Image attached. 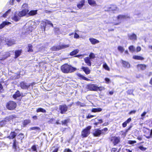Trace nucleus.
<instances>
[{
  "label": "nucleus",
  "instance_id": "8",
  "mask_svg": "<svg viewBox=\"0 0 152 152\" xmlns=\"http://www.w3.org/2000/svg\"><path fill=\"white\" fill-rule=\"evenodd\" d=\"M21 17L19 15V13L17 14L15 13V14L14 16H10L9 17V18H11L12 20H14L15 21H18L20 18Z\"/></svg>",
  "mask_w": 152,
  "mask_h": 152
},
{
  "label": "nucleus",
  "instance_id": "45",
  "mask_svg": "<svg viewBox=\"0 0 152 152\" xmlns=\"http://www.w3.org/2000/svg\"><path fill=\"white\" fill-rule=\"evenodd\" d=\"M30 129L31 130H39L40 129L38 127H31V128Z\"/></svg>",
  "mask_w": 152,
  "mask_h": 152
},
{
  "label": "nucleus",
  "instance_id": "58",
  "mask_svg": "<svg viewBox=\"0 0 152 152\" xmlns=\"http://www.w3.org/2000/svg\"><path fill=\"white\" fill-rule=\"evenodd\" d=\"M127 123L125 121L122 124L123 126L124 127H126V126L127 125Z\"/></svg>",
  "mask_w": 152,
  "mask_h": 152
},
{
  "label": "nucleus",
  "instance_id": "24",
  "mask_svg": "<svg viewBox=\"0 0 152 152\" xmlns=\"http://www.w3.org/2000/svg\"><path fill=\"white\" fill-rule=\"evenodd\" d=\"M77 76L80 77V78L86 80L87 81L90 80L89 79H88L86 77L83 76V75H81L80 74L78 73L77 74Z\"/></svg>",
  "mask_w": 152,
  "mask_h": 152
},
{
  "label": "nucleus",
  "instance_id": "20",
  "mask_svg": "<svg viewBox=\"0 0 152 152\" xmlns=\"http://www.w3.org/2000/svg\"><path fill=\"white\" fill-rule=\"evenodd\" d=\"M17 135L16 133L14 132H12L8 137L10 139H13Z\"/></svg>",
  "mask_w": 152,
  "mask_h": 152
},
{
  "label": "nucleus",
  "instance_id": "6",
  "mask_svg": "<svg viewBox=\"0 0 152 152\" xmlns=\"http://www.w3.org/2000/svg\"><path fill=\"white\" fill-rule=\"evenodd\" d=\"M67 107L64 104L59 106V109L61 111L60 113L61 114L65 113L67 110Z\"/></svg>",
  "mask_w": 152,
  "mask_h": 152
},
{
  "label": "nucleus",
  "instance_id": "64",
  "mask_svg": "<svg viewBox=\"0 0 152 152\" xmlns=\"http://www.w3.org/2000/svg\"><path fill=\"white\" fill-rule=\"evenodd\" d=\"M107 130H108V129L107 128H105L104 129H102V132L103 131L106 132V131H107Z\"/></svg>",
  "mask_w": 152,
  "mask_h": 152
},
{
  "label": "nucleus",
  "instance_id": "40",
  "mask_svg": "<svg viewBox=\"0 0 152 152\" xmlns=\"http://www.w3.org/2000/svg\"><path fill=\"white\" fill-rule=\"evenodd\" d=\"M88 57H90L91 59L92 58L93 59L95 58V55L94 53H90L89 56H88Z\"/></svg>",
  "mask_w": 152,
  "mask_h": 152
},
{
  "label": "nucleus",
  "instance_id": "51",
  "mask_svg": "<svg viewBox=\"0 0 152 152\" xmlns=\"http://www.w3.org/2000/svg\"><path fill=\"white\" fill-rule=\"evenodd\" d=\"M105 80L107 83H109L110 82V80L107 78H106L105 79Z\"/></svg>",
  "mask_w": 152,
  "mask_h": 152
},
{
  "label": "nucleus",
  "instance_id": "11",
  "mask_svg": "<svg viewBox=\"0 0 152 152\" xmlns=\"http://www.w3.org/2000/svg\"><path fill=\"white\" fill-rule=\"evenodd\" d=\"M103 133L102 131L99 129H97L95 130L94 132L93 133V135L95 137H99L100 134Z\"/></svg>",
  "mask_w": 152,
  "mask_h": 152
},
{
  "label": "nucleus",
  "instance_id": "54",
  "mask_svg": "<svg viewBox=\"0 0 152 152\" xmlns=\"http://www.w3.org/2000/svg\"><path fill=\"white\" fill-rule=\"evenodd\" d=\"M131 121V118H128L125 122L127 124L130 122Z\"/></svg>",
  "mask_w": 152,
  "mask_h": 152
},
{
  "label": "nucleus",
  "instance_id": "25",
  "mask_svg": "<svg viewBox=\"0 0 152 152\" xmlns=\"http://www.w3.org/2000/svg\"><path fill=\"white\" fill-rule=\"evenodd\" d=\"M133 58L134 59L137 60H143L144 59V58L140 56H133Z\"/></svg>",
  "mask_w": 152,
  "mask_h": 152
},
{
  "label": "nucleus",
  "instance_id": "7",
  "mask_svg": "<svg viewBox=\"0 0 152 152\" xmlns=\"http://www.w3.org/2000/svg\"><path fill=\"white\" fill-rule=\"evenodd\" d=\"M88 89L91 91H96L100 90V88L94 84H91L88 86Z\"/></svg>",
  "mask_w": 152,
  "mask_h": 152
},
{
  "label": "nucleus",
  "instance_id": "44",
  "mask_svg": "<svg viewBox=\"0 0 152 152\" xmlns=\"http://www.w3.org/2000/svg\"><path fill=\"white\" fill-rule=\"evenodd\" d=\"M10 52H11V51L7 52L5 54V56H6V58H7L8 57H9L10 56L11 53Z\"/></svg>",
  "mask_w": 152,
  "mask_h": 152
},
{
  "label": "nucleus",
  "instance_id": "31",
  "mask_svg": "<svg viewBox=\"0 0 152 152\" xmlns=\"http://www.w3.org/2000/svg\"><path fill=\"white\" fill-rule=\"evenodd\" d=\"M10 23L8 22L7 23L6 22H4L0 25V29L3 28L5 25H9V24H10Z\"/></svg>",
  "mask_w": 152,
  "mask_h": 152
},
{
  "label": "nucleus",
  "instance_id": "48",
  "mask_svg": "<svg viewBox=\"0 0 152 152\" xmlns=\"http://www.w3.org/2000/svg\"><path fill=\"white\" fill-rule=\"evenodd\" d=\"M139 148L140 149L143 151H145L146 149V148H145L142 146H140L139 147Z\"/></svg>",
  "mask_w": 152,
  "mask_h": 152
},
{
  "label": "nucleus",
  "instance_id": "42",
  "mask_svg": "<svg viewBox=\"0 0 152 152\" xmlns=\"http://www.w3.org/2000/svg\"><path fill=\"white\" fill-rule=\"evenodd\" d=\"M30 122V121L29 120H24L23 122V125H26Z\"/></svg>",
  "mask_w": 152,
  "mask_h": 152
},
{
  "label": "nucleus",
  "instance_id": "22",
  "mask_svg": "<svg viewBox=\"0 0 152 152\" xmlns=\"http://www.w3.org/2000/svg\"><path fill=\"white\" fill-rule=\"evenodd\" d=\"M84 0H81L77 4V7L79 9H81L84 5Z\"/></svg>",
  "mask_w": 152,
  "mask_h": 152
},
{
  "label": "nucleus",
  "instance_id": "52",
  "mask_svg": "<svg viewBox=\"0 0 152 152\" xmlns=\"http://www.w3.org/2000/svg\"><path fill=\"white\" fill-rule=\"evenodd\" d=\"M14 142L13 144V147L14 148H15L16 147V140H13Z\"/></svg>",
  "mask_w": 152,
  "mask_h": 152
},
{
  "label": "nucleus",
  "instance_id": "46",
  "mask_svg": "<svg viewBox=\"0 0 152 152\" xmlns=\"http://www.w3.org/2000/svg\"><path fill=\"white\" fill-rule=\"evenodd\" d=\"M136 143V141H131L129 140L128 142V143L130 144H133L134 143Z\"/></svg>",
  "mask_w": 152,
  "mask_h": 152
},
{
  "label": "nucleus",
  "instance_id": "5",
  "mask_svg": "<svg viewBox=\"0 0 152 152\" xmlns=\"http://www.w3.org/2000/svg\"><path fill=\"white\" fill-rule=\"evenodd\" d=\"M15 117V115H10L9 117H6L5 119L4 120L0 122V125L2 126L6 124V122L9 121L10 120L13 118Z\"/></svg>",
  "mask_w": 152,
  "mask_h": 152
},
{
  "label": "nucleus",
  "instance_id": "63",
  "mask_svg": "<svg viewBox=\"0 0 152 152\" xmlns=\"http://www.w3.org/2000/svg\"><path fill=\"white\" fill-rule=\"evenodd\" d=\"M146 137L148 139H149L150 138H152V135L150 134V136H146Z\"/></svg>",
  "mask_w": 152,
  "mask_h": 152
},
{
  "label": "nucleus",
  "instance_id": "36",
  "mask_svg": "<svg viewBox=\"0 0 152 152\" xmlns=\"http://www.w3.org/2000/svg\"><path fill=\"white\" fill-rule=\"evenodd\" d=\"M32 46L31 45L28 44V52H32L33 50L32 49Z\"/></svg>",
  "mask_w": 152,
  "mask_h": 152
},
{
  "label": "nucleus",
  "instance_id": "62",
  "mask_svg": "<svg viewBox=\"0 0 152 152\" xmlns=\"http://www.w3.org/2000/svg\"><path fill=\"white\" fill-rule=\"evenodd\" d=\"M137 139L139 140H142V137L141 136H138L137 138Z\"/></svg>",
  "mask_w": 152,
  "mask_h": 152
},
{
  "label": "nucleus",
  "instance_id": "38",
  "mask_svg": "<svg viewBox=\"0 0 152 152\" xmlns=\"http://www.w3.org/2000/svg\"><path fill=\"white\" fill-rule=\"evenodd\" d=\"M110 8L111 9L110 10L113 11L116 10L117 9L116 6L114 5L111 6Z\"/></svg>",
  "mask_w": 152,
  "mask_h": 152
},
{
  "label": "nucleus",
  "instance_id": "32",
  "mask_svg": "<svg viewBox=\"0 0 152 152\" xmlns=\"http://www.w3.org/2000/svg\"><path fill=\"white\" fill-rule=\"evenodd\" d=\"M79 52V50L78 49H76L74 51H72L70 53V55L71 56H73L74 55L77 53H78Z\"/></svg>",
  "mask_w": 152,
  "mask_h": 152
},
{
  "label": "nucleus",
  "instance_id": "3",
  "mask_svg": "<svg viewBox=\"0 0 152 152\" xmlns=\"http://www.w3.org/2000/svg\"><path fill=\"white\" fill-rule=\"evenodd\" d=\"M91 128V126H88L82 131L81 135L83 137H86L89 134H90V130Z\"/></svg>",
  "mask_w": 152,
  "mask_h": 152
},
{
  "label": "nucleus",
  "instance_id": "10",
  "mask_svg": "<svg viewBox=\"0 0 152 152\" xmlns=\"http://www.w3.org/2000/svg\"><path fill=\"white\" fill-rule=\"evenodd\" d=\"M31 83L30 84H28L26 83L23 82H21L20 84V86L21 88L23 89H27L30 86Z\"/></svg>",
  "mask_w": 152,
  "mask_h": 152
},
{
  "label": "nucleus",
  "instance_id": "13",
  "mask_svg": "<svg viewBox=\"0 0 152 152\" xmlns=\"http://www.w3.org/2000/svg\"><path fill=\"white\" fill-rule=\"evenodd\" d=\"M91 59L90 57H86L84 59L85 63L87 64L88 66H91Z\"/></svg>",
  "mask_w": 152,
  "mask_h": 152
},
{
  "label": "nucleus",
  "instance_id": "39",
  "mask_svg": "<svg viewBox=\"0 0 152 152\" xmlns=\"http://www.w3.org/2000/svg\"><path fill=\"white\" fill-rule=\"evenodd\" d=\"M129 48L130 51L132 52H134L135 50V48L132 45L130 47H129Z\"/></svg>",
  "mask_w": 152,
  "mask_h": 152
},
{
  "label": "nucleus",
  "instance_id": "59",
  "mask_svg": "<svg viewBox=\"0 0 152 152\" xmlns=\"http://www.w3.org/2000/svg\"><path fill=\"white\" fill-rule=\"evenodd\" d=\"M147 113L145 112H144L141 115L142 117H144L146 114Z\"/></svg>",
  "mask_w": 152,
  "mask_h": 152
},
{
  "label": "nucleus",
  "instance_id": "17",
  "mask_svg": "<svg viewBox=\"0 0 152 152\" xmlns=\"http://www.w3.org/2000/svg\"><path fill=\"white\" fill-rule=\"evenodd\" d=\"M81 69L87 75L89 74L90 72V70L88 67L83 66L82 67Z\"/></svg>",
  "mask_w": 152,
  "mask_h": 152
},
{
  "label": "nucleus",
  "instance_id": "18",
  "mask_svg": "<svg viewBox=\"0 0 152 152\" xmlns=\"http://www.w3.org/2000/svg\"><path fill=\"white\" fill-rule=\"evenodd\" d=\"M113 143L114 145L118 144L120 141V138L118 137H114L113 138Z\"/></svg>",
  "mask_w": 152,
  "mask_h": 152
},
{
  "label": "nucleus",
  "instance_id": "37",
  "mask_svg": "<svg viewBox=\"0 0 152 152\" xmlns=\"http://www.w3.org/2000/svg\"><path fill=\"white\" fill-rule=\"evenodd\" d=\"M24 137V135L22 134H19L17 138L18 139H20L21 140Z\"/></svg>",
  "mask_w": 152,
  "mask_h": 152
},
{
  "label": "nucleus",
  "instance_id": "57",
  "mask_svg": "<svg viewBox=\"0 0 152 152\" xmlns=\"http://www.w3.org/2000/svg\"><path fill=\"white\" fill-rule=\"evenodd\" d=\"M94 116V115H91L90 114H88V116H87V118H92Z\"/></svg>",
  "mask_w": 152,
  "mask_h": 152
},
{
  "label": "nucleus",
  "instance_id": "2",
  "mask_svg": "<svg viewBox=\"0 0 152 152\" xmlns=\"http://www.w3.org/2000/svg\"><path fill=\"white\" fill-rule=\"evenodd\" d=\"M69 44H62L60 45H56L52 47L51 48V49L53 51H56L67 48L69 47Z\"/></svg>",
  "mask_w": 152,
  "mask_h": 152
},
{
  "label": "nucleus",
  "instance_id": "30",
  "mask_svg": "<svg viewBox=\"0 0 152 152\" xmlns=\"http://www.w3.org/2000/svg\"><path fill=\"white\" fill-rule=\"evenodd\" d=\"M101 108H93L92 109L91 111L93 112H100L102 110Z\"/></svg>",
  "mask_w": 152,
  "mask_h": 152
},
{
  "label": "nucleus",
  "instance_id": "28",
  "mask_svg": "<svg viewBox=\"0 0 152 152\" xmlns=\"http://www.w3.org/2000/svg\"><path fill=\"white\" fill-rule=\"evenodd\" d=\"M88 2L90 5L93 6L96 5V2L94 0H88Z\"/></svg>",
  "mask_w": 152,
  "mask_h": 152
},
{
  "label": "nucleus",
  "instance_id": "29",
  "mask_svg": "<svg viewBox=\"0 0 152 152\" xmlns=\"http://www.w3.org/2000/svg\"><path fill=\"white\" fill-rule=\"evenodd\" d=\"M37 10H31L29 12L28 14L30 15H34L37 13Z\"/></svg>",
  "mask_w": 152,
  "mask_h": 152
},
{
  "label": "nucleus",
  "instance_id": "47",
  "mask_svg": "<svg viewBox=\"0 0 152 152\" xmlns=\"http://www.w3.org/2000/svg\"><path fill=\"white\" fill-rule=\"evenodd\" d=\"M45 22H46V24L47 23L48 24L51 25L52 27H53V24L51 23L50 21L46 20Z\"/></svg>",
  "mask_w": 152,
  "mask_h": 152
},
{
  "label": "nucleus",
  "instance_id": "16",
  "mask_svg": "<svg viewBox=\"0 0 152 152\" xmlns=\"http://www.w3.org/2000/svg\"><path fill=\"white\" fill-rule=\"evenodd\" d=\"M89 40L92 44L95 45L99 42V41L94 38H90Z\"/></svg>",
  "mask_w": 152,
  "mask_h": 152
},
{
  "label": "nucleus",
  "instance_id": "14",
  "mask_svg": "<svg viewBox=\"0 0 152 152\" xmlns=\"http://www.w3.org/2000/svg\"><path fill=\"white\" fill-rule=\"evenodd\" d=\"M28 11L27 9H25L19 13V15L21 17L24 16L28 12Z\"/></svg>",
  "mask_w": 152,
  "mask_h": 152
},
{
  "label": "nucleus",
  "instance_id": "53",
  "mask_svg": "<svg viewBox=\"0 0 152 152\" xmlns=\"http://www.w3.org/2000/svg\"><path fill=\"white\" fill-rule=\"evenodd\" d=\"M77 105H80L81 106H83L85 105L84 104L82 103L79 102H77Z\"/></svg>",
  "mask_w": 152,
  "mask_h": 152
},
{
  "label": "nucleus",
  "instance_id": "61",
  "mask_svg": "<svg viewBox=\"0 0 152 152\" xmlns=\"http://www.w3.org/2000/svg\"><path fill=\"white\" fill-rule=\"evenodd\" d=\"M117 150V149L115 148H113L112 149V152H115Z\"/></svg>",
  "mask_w": 152,
  "mask_h": 152
},
{
  "label": "nucleus",
  "instance_id": "55",
  "mask_svg": "<svg viewBox=\"0 0 152 152\" xmlns=\"http://www.w3.org/2000/svg\"><path fill=\"white\" fill-rule=\"evenodd\" d=\"M28 6L27 4H24L22 6V7L23 8H27Z\"/></svg>",
  "mask_w": 152,
  "mask_h": 152
},
{
  "label": "nucleus",
  "instance_id": "26",
  "mask_svg": "<svg viewBox=\"0 0 152 152\" xmlns=\"http://www.w3.org/2000/svg\"><path fill=\"white\" fill-rule=\"evenodd\" d=\"M128 17L125 15H120L117 17V19L119 20H121L127 18Z\"/></svg>",
  "mask_w": 152,
  "mask_h": 152
},
{
  "label": "nucleus",
  "instance_id": "4",
  "mask_svg": "<svg viewBox=\"0 0 152 152\" xmlns=\"http://www.w3.org/2000/svg\"><path fill=\"white\" fill-rule=\"evenodd\" d=\"M17 104L13 101H9L7 104L6 107L9 110L14 109L16 107Z\"/></svg>",
  "mask_w": 152,
  "mask_h": 152
},
{
  "label": "nucleus",
  "instance_id": "15",
  "mask_svg": "<svg viewBox=\"0 0 152 152\" xmlns=\"http://www.w3.org/2000/svg\"><path fill=\"white\" fill-rule=\"evenodd\" d=\"M128 36L129 39L131 40H136L137 39V36L134 33L128 34Z\"/></svg>",
  "mask_w": 152,
  "mask_h": 152
},
{
  "label": "nucleus",
  "instance_id": "21",
  "mask_svg": "<svg viewBox=\"0 0 152 152\" xmlns=\"http://www.w3.org/2000/svg\"><path fill=\"white\" fill-rule=\"evenodd\" d=\"M22 50H16L15 51V58H16L20 56L22 53Z\"/></svg>",
  "mask_w": 152,
  "mask_h": 152
},
{
  "label": "nucleus",
  "instance_id": "56",
  "mask_svg": "<svg viewBox=\"0 0 152 152\" xmlns=\"http://www.w3.org/2000/svg\"><path fill=\"white\" fill-rule=\"evenodd\" d=\"M65 152H71V150L69 149H66L64 150Z\"/></svg>",
  "mask_w": 152,
  "mask_h": 152
},
{
  "label": "nucleus",
  "instance_id": "19",
  "mask_svg": "<svg viewBox=\"0 0 152 152\" xmlns=\"http://www.w3.org/2000/svg\"><path fill=\"white\" fill-rule=\"evenodd\" d=\"M122 63L124 67L127 68H130V65L128 62L122 60Z\"/></svg>",
  "mask_w": 152,
  "mask_h": 152
},
{
  "label": "nucleus",
  "instance_id": "23",
  "mask_svg": "<svg viewBox=\"0 0 152 152\" xmlns=\"http://www.w3.org/2000/svg\"><path fill=\"white\" fill-rule=\"evenodd\" d=\"M46 22H45L42 21L41 23V26L42 28V30L45 31L46 26Z\"/></svg>",
  "mask_w": 152,
  "mask_h": 152
},
{
  "label": "nucleus",
  "instance_id": "27",
  "mask_svg": "<svg viewBox=\"0 0 152 152\" xmlns=\"http://www.w3.org/2000/svg\"><path fill=\"white\" fill-rule=\"evenodd\" d=\"M20 92L18 91H17L13 95V97L14 98L16 99L17 97H19L20 96Z\"/></svg>",
  "mask_w": 152,
  "mask_h": 152
},
{
  "label": "nucleus",
  "instance_id": "1",
  "mask_svg": "<svg viewBox=\"0 0 152 152\" xmlns=\"http://www.w3.org/2000/svg\"><path fill=\"white\" fill-rule=\"evenodd\" d=\"M61 70L63 72L67 73L74 72L76 70V69L66 64L61 66Z\"/></svg>",
  "mask_w": 152,
  "mask_h": 152
},
{
  "label": "nucleus",
  "instance_id": "34",
  "mask_svg": "<svg viewBox=\"0 0 152 152\" xmlns=\"http://www.w3.org/2000/svg\"><path fill=\"white\" fill-rule=\"evenodd\" d=\"M11 9L9 10L6 13L3 15V17L5 18L8 15H9L11 12Z\"/></svg>",
  "mask_w": 152,
  "mask_h": 152
},
{
  "label": "nucleus",
  "instance_id": "49",
  "mask_svg": "<svg viewBox=\"0 0 152 152\" xmlns=\"http://www.w3.org/2000/svg\"><path fill=\"white\" fill-rule=\"evenodd\" d=\"M33 151H37L36 147L35 145H34L32 146L31 148Z\"/></svg>",
  "mask_w": 152,
  "mask_h": 152
},
{
  "label": "nucleus",
  "instance_id": "35",
  "mask_svg": "<svg viewBox=\"0 0 152 152\" xmlns=\"http://www.w3.org/2000/svg\"><path fill=\"white\" fill-rule=\"evenodd\" d=\"M118 50L121 53H122L124 50V48L121 46H119L118 47Z\"/></svg>",
  "mask_w": 152,
  "mask_h": 152
},
{
  "label": "nucleus",
  "instance_id": "33",
  "mask_svg": "<svg viewBox=\"0 0 152 152\" xmlns=\"http://www.w3.org/2000/svg\"><path fill=\"white\" fill-rule=\"evenodd\" d=\"M37 112L38 113L39 112H42V113H45L46 112V110L42 108H38L37 110Z\"/></svg>",
  "mask_w": 152,
  "mask_h": 152
},
{
  "label": "nucleus",
  "instance_id": "12",
  "mask_svg": "<svg viewBox=\"0 0 152 152\" xmlns=\"http://www.w3.org/2000/svg\"><path fill=\"white\" fill-rule=\"evenodd\" d=\"M146 65L144 64H138L137 67L138 70H143L145 69L146 67Z\"/></svg>",
  "mask_w": 152,
  "mask_h": 152
},
{
  "label": "nucleus",
  "instance_id": "50",
  "mask_svg": "<svg viewBox=\"0 0 152 152\" xmlns=\"http://www.w3.org/2000/svg\"><path fill=\"white\" fill-rule=\"evenodd\" d=\"M79 38V35L76 33H75L74 35V38L78 39Z\"/></svg>",
  "mask_w": 152,
  "mask_h": 152
},
{
  "label": "nucleus",
  "instance_id": "60",
  "mask_svg": "<svg viewBox=\"0 0 152 152\" xmlns=\"http://www.w3.org/2000/svg\"><path fill=\"white\" fill-rule=\"evenodd\" d=\"M141 48L140 47H138L137 48V52H139L140 51Z\"/></svg>",
  "mask_w": 152,
  "mask_h": 152
},
{
  "label": "nucleus",
  "instance_id": "9",
  "mask_svg": "<svg viewBox=\"0 0 152 152\" xmlns=\"http://www.w3.org/2000/svg\"><path fill=\"white\" fill-rule=\"evenodd\" d=\"M5 42L6 44L9 46H11L15 44V41L11 39H6Z\"/></svg>",
  "mask_w": 152,
  "mask_h": 152
},
{
  "label": "nucleus",
  "instance_id": "41",
  "mask_svg": "<svg viewBox=\"0 0 152 152\" xmlns=\"http://www.w3.org/2000/svg\"><path fill=\"white\" fill-rule=\"evenodd\" d=\"M103 67L106 70H109L110 69L109 68L108 66L105 63L103 65Z\"/></svg>",
  "mask_w": 152,
  "mask_h": 152
},
{
  "label": "nucleus",
  "instance_id": "43",
  "mask_svg": "<svg viewBox=\"0 0 152 152\" xmlns=\"http://www.w3.org/2000/svg\"><path fill=\"white\" fill-rule=\"evenodd\" d=\"M133 91L132 90L129 89L127 91V93L129 94H133Z\"/></svg>",
  "mask_w": 152,
  "mask_h": 152
}]
</instances>
